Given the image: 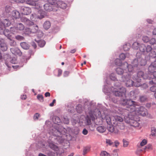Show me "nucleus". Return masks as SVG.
<instances>
[{
    "instance_id": "nucleus-62",
    "label": "nucleus",
    "mask_w": 156,
    "mask_h": 156,
    "mask_svg": "<svg viewBox=\"0 0 156 156\" xmlns=\"http://www.w3.org/2000/svg\"><path fill=\"white\" fill-rule=\"evenodd\" d=\"M50 154L51 155H50V156H60V155L58 154L57 152H56L55 153L51 152Z\"/></svg>"
},
{
    "instance_id": "nucleus-11",
    "label": "nucleus",
    "mask_w": 156,
    "mask_h": 156,
    "mask_svg": "<svg viewBox=\"0 0 156 156\" xmlns=\"http://www.w3.org/2000/svg\"><path fill=\"white\" fill-rule=\"evenodd\" d=\"M109 125V126L108 127V130L110 132L115 134L118 133L119 130L116 127L110 125Z\"/></svg>"
},
{
    "instance_id": "nucleus-19",
    "label": "nucleus",
    "mask_w": 156,
    "mask_h": 156,
    "mask_svg": "<svg viewBox=\"0 0 156 156\" xmlns=\"http://www.w3.org/2000/svg\"><path fill=\"white\" fill-rule=\"evenodd\" d=\"M38 27L37 25H34V26L32 28L29 29L30 30V32L32 33H37L38 30Z\"/></svg>"
},
{
    "instance_id": "nucleus-43",
    "label": "nucleus",
    "mask_w": 156,
    "mask_h": 156,
    "mask_svg": "<svg viewBox=\"0 0 156 156\" xmlns=\"http://www.w3.org/2000/svg\"><path fill=\"white\" fill-rule=\"evenodd\" d=\"M37 14L36 15L35 14H32L30 16V19L31 20L35 21L38 18H37Z\"/></svg>"
},
{
    "instance_id": "nucleus-42",
    "label": "nucleus",
    "mask_w": 156,
    "mask_h": 156,
    "mask_svg": "<svg viewBox=\"0 0 156 156\" xmlns=\"http://www.w3.org/2000/svg\"><path fill=\"white\" fill-rule=\"evenodd\" d=\"M142 40L145 43H147L149 41V38L147 36H144L142 37Z\"/></svg>"
},
{
    "instance_id": "nucleus-20",
    "label": "nucleus",
    "mask_w": 156,
    "mask_h": 156,
    "mask_svg": "<svg viewBox=\"0 0 156 156\" xmlns=\"http://www.w3.org/2000/svg\"><path fill=\"white\" fill-rule=\"evenodd\" d=\"M44 7V9L48 11H50L52 10V5L49 3L45 4Z\"/></svg>"
},
{
    "instance_id": "nucleus-22",
    "label": "nucleus",
    "mask_w": 156,
    "mask_h": 156,
    "mask_svg": "<svg viewBox=\"0 0 156 156\" xmlns=\"http://www.w3.org/2000/svg\"><path fill=\"white\" fill-rule=\"evenodd\" d=\"M21 47L23 49L27 50L29 48L30 45L26 42H21L20 44Z\"/></svg>"
},
{
    "instance_id": "nucleus-47",
    "label": "nucleus",
    "mask_w": 156,
    "mask_h": 156,
    "mask_svg": "<svg viewBox=\"0 0 156 156\" xmlns=\"http://www.w3.org/2000/svg\"><path fill=\"white\" fill-rule=\"evenodd\" d=\"M152 49L151 47L149 45H148L147 47L146 46L145 51L147 52H149L151 51Z\"/></svg>"
},
{
    "instance_id": "nucleus-44",
    "label": "nucleus",
    "mask_w": 156,
    "mask_h": 156,
    "mask_svg": "<svg viewBox=\"0 0 156 156\" xmlns=\"http://www.w3.org/2000/svg\"><path fill=\"white\" fill-rule=\"evenodd\" d=\"M130 48V46L129 44H125L123 46V49L125 51H128Z\"/></svg>"
},
{
    "instance_id": "nucleus-58",
    "label": "nucleus",
    "mask_w": 156,
    "mask_h": 156,
    "mask_svg": "<svg viewBox=\"0 0 156 156\" xmlns=\"http://www.w3.org/2000/svg\"><path fill=\"white\" fill-rule=\"evenodd\" d=\"M11 63L15 64L16 63V59L15 58H12L10 61Z\"/></svg>"
},
{
    "instance_id": "nucleus-45",
    "label": "nucleus",
    "mask_w": 156,
    "mask_h": 156,
    "mask_svg": "<svg viewBox=\"0 0 156 156\" xmlns=\"http://www.w3.org/2000/svg\"><path fill=\"white\" fill-rule=\"evenodd\" d=\"M15 38L18 41H21L23 40L24 39V37L20 35H17L15 36Z\"/></svg>"
},
{
    "instance_id": "nucleus-26",
    "label": "nucleus",
    "mask_w": 156,
    "mask_h": 156,
    "mask_svg": "<svg viewBox=\"0 0 156 156\" xmlns=\"http://www.w3.org/2000/svg\"><path fill=\"white\" fill-rule=\"evenodd\" d=\"M2 30H4L3 31V34L6 36L9 39H10L11 36L9 35V30H8L5 29H3Z\"/></svg>"
},
{
    "instance_id": "nucleus-32",
    "label": "nucleus",
    "mask_w": 156,
    "mask_h": 156,
    "mask_svg": "<svg viewBox=\"0 0 156 156\" xmlns=\"http://www.w3.org/2000/svg\"><path fill=\"white\" fill-rule=\"evenodd\" d=\"M139 64V58L135 59L132 62V65L134 67H137Z\"/></svg>"
},
{
    "instance_id": "nucleus-16",
    "label": "nucleus",
    "mask_w": 156,
    "mask_h": 156,
    "mask_svg": "<svg viewBox=\"0 0 156 156\" xmlns=\"http://www.w3.org/2000/svg\"><path fill=\"white\" fill-rule=\"evenodd\" d=\"M26 3L28 4L35 6V8L36 9H38L40 8V6L38 4L35 2L31 1H26Z\"/></svg>"
},
{
    "instance_id": "nucleus-35",
    "label": "nucleus",
    "mask_w": 156,
    "mask_h": 156,
    "mask_svg": "<svg viewBox=\"0 0 156 156\" xmlns=\"http://www.w3.org/2000/svg\"><path fill=\"white\" fill-rule=\"evenodd\" d=\"M45 42L43 40H41L38 42V45L41 47H43L45 44Z\"/></svg>"
},
{
    "instance_id": "nucleus-53",
    "label": "nucleus",
    "mask_w": 156,
    "mask_h": 156,
    "mask_svg": "<svg viewBox=\"0 0 156 156\" xmlns=\"http://www.w3.org/2000/svg\"><path fill=\"white\" fill-rule=\"evenodd\" d=\"M122 141L123 143V147H127L129 144V142L125 139H123Z\"/></svg>"
},
{
    "instance_id": "nucleus-36",
    "label": "nucleus",
    "mask_w": 156,
    "mask_h": 156,
    "mask_svg": "<svg viewBox=\"0 0 156 156\" xmlns=\"http://www.w3.org/2000/svg\"><path fill=\"white\" fill-rule=\"evenodd\" d=\"M116 71L117 73L119 75L122 74L124 72L123 70L120 67L117 68Z\"/></svg>"
},
{
    "instance_id": "nucleus-30",
    "label": "nucleus",
    "mask_w": 156,
    "mask_h": 156,
    "mask_svg": "<svg viewBox=\"0 0 156 156\" xmlns=\"http://www.w3.org/2000/svg\"><path fill=\"white\" fill-rule=\"evenodd\" d=\"M150 136L154 137L156 136V127H152L151 128V133Z\"/></svg>"
},
{
    "instance_id": "nucleus-48",
    "label": "nucleus",
    "mask_w": 156,
    "mask_h": 156,
    "mask_svg": "<svg viewBox=\"0 0 156 156\" xmlns=\"http://www.w3.org/2000/svg\"><path fill=\"white\" fill-rule=\"evenodd\" d=\"M133 66L132 65H128L127 66V69L128 70V71L129 72H132L133 70Z\"/></svg>"
},
{
    "instance_id": "nucleus-9",
    "label": "nucleus",
    "mask_w": 156,
    "mask_h": 156,
    "mask_svg": "<svg viewBox=\"0 0 156 156\" xmlns=\"http://www.w3.org/2000/svg\"><path fill=\"white\" fill-rule=\"evenodd\" d=\"M129 111H130L131 115H132V112L130 111V108H129L128 109L119 108H118V111H117V112L123 115L126 116V115H129Z\"/></svg>"
},
{
    "instance_id": "nucleus-28",
    "label": "nucleus",
    "mask_w": 156,
    "mask_h": 156,
    "mask_svg": "<svg viewBox=\"0 0 156 156\" xmlns=\"http://www.w3.org/2000/svg\"><path fill=\"white\" fill-rule=\"evenodd\" d=\"M17 30H22L24 29V25L21 23H19L16 25Z\"/></svg>"
},
{
    "instance_id": "nucleus-4",
    "label": "nucleus",
    "mask_w": 156,
    "mask_h": 156,
    "mask_svg": "<svg viewBox=\"0 0 156 156\" xmlns=\"http://www.w3.org/2000/svg\"><path fill=\"white\" fill-rule=\"evenodd\" d=\"M138 105L136 106H137ZM135 107L134 110L132 112V115H133L134 114L136 115H140L143 116H145L147 115L148 112L147 110L142 106L139 107V108Z\"/></svg>"
},
{
    "instance_id": "nucleus-5",
    "label": "nucleus",
    "mask_w": 156,
    "mask_h": 156,
    "mask_svg": "<svg viewBox=\"0 0 156 156\" xmlns=\"http://www.w3.org/2000/svg\"><path fill=\"white\" fill-rule=\"evenodd\" d=\"M61 120L60 118L58 117H55V118L54 122L55 124V126H56L57 128L55 129L54 131L52 132L53 134L56 136H59V134L61 132H62L61 130L63 129H65L64 128H63L61 126L59 125L58 123L60 122Z\"/></svg>"
},
{
    "instance_id": "nucleus-61",
    "label": "nucleus",
    "mask_w": 156,
    "mask_h": 156,
    "mask_svg": "<svg viewBox=\"0 0 156 156\" xmlns=\"http://www.w3.org/2000/svg\"><path fill=\"white\" fill-rule=\"evenodd\" d=\"M110 156H118V154L117 151H114Z\"/></svg>"
},
{
    "instance_id": "nucleus-55",
    "label": "nucleus",
    "mask_w": 156,
    "mask_h": 156,
    "mask_svg": "<svg viewBox=\"0 0 156 156\" xmlns=\"http://www.w3.org/2000/svg\"><path fill=\"white\" fill-rule=\"evenodd\" d=\"M119 58L121 60H124L126 58L125 54L123 53L119 55Z\"/></svg>"
},
{
    "instance_id": "nucleus-39",
    "label": "nucleus",
    "mask_w": 156,
    "mask_h": 156,
    "mask_svg": "<svg viewBox=\"0 0 156 156\" xmlns=\"http://www.w3.org/2000/svg\"><path fill=\"white\" fill-rule=\"evenodd\" d=\"M106 143L107 144V145L113 146L114 144L112 141L110 139H106Z\"/></svg>"
},
{
    "instance_id": "nucleus-37",
    "label": "nucleus",
    "mask_w": 156,
    "mask_h": 156,
    "mask_svg": "<svg viewBox=\"0 0 156 156\" xmlns=\"http://www.w3.org/2000/svg\"><path fill=\"white\" fill-rule=\"evenodd\" d=\"M90 150V147H84L83 152V155H85Z\"/></svg>"
},
{
    "instance_id": "nucleus-64",
    "label": "nucleus",
    "mask_w": 156,
    "mask_h": 156,
    "mask_svg": "<svg viewBox=\"0 0 156 156\" xmlns=\"http://www.w3.org/2000/svg\"><path fill=\"white\" fill-rule=\"evenodd\" d=\"M63 122L65 124H68L69 123V121L67 119L64 118L63 120Z\"/></svg>"
},
{
    "instance_id": "nucleus-54",
    "label": "nucleus",
    "mask_w": 156,
    "mask_h": 156,
    "mask_svg": "<svg viewBox=\"0 0 156 156\" xmlns=\"http://www.w3.org/2000/svg\"><path fill=\"white\" fill-rule=\"evenodd\" d=\"M140 99L141 102H144L146 100L147 98L145 96H141L140 97Z\"/></svg>"
},
{
    "instance_id": "nucleus-18",
    "label": "nucleus",
    "mask_w": 156,
    "mask_h": 156,
    "mask_svg": "<svg viewBox=\"0 0 156 156\" xmlns=\"http://www.w3.org/2000/svg\"><path fill=\"white\" fill-rule=\"evenodd\" d=\"M12 16L14 19H18L20 17V12L16 10H14L12 11Z\"/></svg>"
},
{
    "instance_id": "nucleus-10",
    "label": "nucleus",
    "mask_w": 156,
    "mask_h": 156,
    "mask_svg": "<svg viewBox=\"0 0 156 156\" xmlns=\"http://www.w3.org/2000/svg\"><path fill=\"white\" fill-rule=\"evenodd\" d=\"M21 11L22 13L25 15H28L31 12V10L30 8L28 7H22Z\"/></svg>"
},
{
    "instance_id": "nucleus-51",
    "label": "nucleus",
    "mask_w": 156,
    "mask_h": 156,
    "mask_svg": "<svg viewBox=\"0 0 156 156\" xmlns=\"http://www.w3.org/2000/svg\"><path fill=\"white\" fill-rule=\"evenodd\" d=\"M147 143V141L145 139H144L142 140L141 142L140 143V146L141 147L144 146L146 145Z\"/></svg>"
},
{
    "instance_id": "nucleus-24",
    "label": "nucleus",
    "mask_w": 156,
    "mask_h": 156,
    "mask_svg": "<svg viewBox=\"0 0 156 156\" xmlns=\"http://www.w3.org/2000/svg\"><path fill=\"white\" fill-rule=\"evenodd\" d=\"M97 130L100 133H103L105 131L106 128L104 126H99L97 128Z\"/></svg>"
},
{
    "instance_id": "nucleus-13",
    "label": "nucleus",
    "mask_w": 156,
    "mask_h": 156,
    "mask_svg": "<svg viewBox=\"0 0 156 156\" xmlns=\"http://www.w3.org/2000/svg\"><path fill=\"white\" fill-rule=\"evenodd\" d=\"M2 23V26L0 27V28L1 29H5V27H8L10 25L11 23L9 20L7 19H5L3 20Z\"/></svg>"
},
{
    "instance_id": "nucleus-31",
    "label": "nucleus",
    "mask_w": 156,
    "mask_h": 156,
    "mask_svg": "<svg viewBox=\"0 0 156 156\" xmlns=\"http://www.w3.org/2000/svg\"><path fill=\"white\" fill-rule=\"evenodd\" d=\"M76 109L77 112L79 113H81L83 110L82 105L80 104H79L76 107Z\"/></svg>"
},
{
    "instance_id": "nucleus-14",
    "label": "nucleus",
    "mask_w": 156,
    "mask_h": 156,
    "mask_svg": "<svg viewBox=\"0 0 156 156\" xmlns=\"http://www.w3.org/2000/svg\"><path fill=\"white\" fill-rule=\"evenodd\" d=\"M0 47L3 51H6L8 49L6 44L2 39H0Z\"/></svg>"
},
{
    "instance_id": "nucleus-59",
    "label": "nucleus",
    "mask_w": 156,
    "mask_h": 156,
    "mask_svg": "<svg viewBox=\"0 0 156 156\" xmlns=\"http://www.w3.org/2000/svg\"><path fill=\"white\" fill-rule=\"evenodd\" d=\"M150 90L152 92H154L156 91V86H153L150 88Z\"/></svg>"
},
{
    "instance_id": "nucleus-41",
    "label": "nucleus",
    "mask_w": 156,
    "mask_h": 156,
    "mask_svg": "<svg viewBox=\"0 0 156 156\" xmlns=\"http://www.w3.org/2000/svg\"><path fill=\"white\" fill-rule=\"evenodd\" d=\"M149 56L152 58H155L156 57V53L154 51H152L149 54Z\"/></svg>"
},
{
    "instance_id": "nucleus-23",
    "label": "nucleus",
    "mask_w": 156,
    "mask_h": 156,
    "mask_svg": "<svg viewBox=\"0 0 156 156\" xmlns=\"http://www.w3.org/2000/svg\"><path fill=\"white\" fill-rule=\"evenodd\" d=\"M45 16L44 12L40 10L38 11L37 16V17L38 19H41L44 18Z\"/></svg>"
},
{
    "instance_id": "nucleus-46",
    "label": "nucleus",
    "mask_w": 156,
    "mask_h": 156,
    "mask_svg": "<svg viewBox=\"0 0 156 156\" xmlns=\"http://www.w3.org/2000/svg\"><path fill=\"white\" fill-rule=\"evenodd\" d=\"M37 98L40 101L43 102L44 101V97L42 95L38 94L37 96Z\"/></svg>"
},
{
    "instance_id": "nucleus-38",
    "label": "nucleus",
    "mask_w": 156,
    "mask_h": 156,
    "mask_svg": "<svg viewBox=\"0 0 156 156\" xmlns=\"http://www.w3.org/2000/svg\"><path fill=\"white\" fill-rule=\"evenodd\" d=\"M115 64L118 66H121L122 65V62L120 59H116L115 60Z\"/></svg>"
},
{
    "instance_id": "nucleus-57",
    "label": "nucleus",
    "mask_w": 156,
    "mask_h": 156,
    "mask_svg": "<svg viewBox=\"0 0 156 156\" xmlns=\"http://www.w3.org/2000/svg\"><path fill=\"white\" fill-rule=\"evenodd\" d=\"M26 24L30 26H32L34 25V23L33 22L30 21V20H29L27 21V22L26 23Z\"/></svg>"
},
{
    "instance_id": "nucleus-15",
    "label": "nucleus",
    "mask_w": 156,
    "mask_h": 156,
    "mask_svg": "<svg viewBox=\"0 0 156 156\" xmlns=\"http://www.w3.org/2000/svg\"><path fill=\"white\" fill-rule=\"evenodd\" d=\"M129 123L130 125L134 127H137L139 126V123L137 121L134 119H129Z\"/></svg>"
},
{
    "instance_id": "nucleus-21",
    "label": "nucleus",
    "mask_w": 156,
    "mask_h": 156,
    "mask_svg": "<svg viewBox=\"0 0 156 156\" xmlns=\"http://www.w3.org/2000/svg\"><path fill=\"white\" fill-rule=\"evenodd\" d=\"M113 116H110L109 115H107L106 116V120L108 124L110 125L111 124H113L112 121L113 119L112 118Z\"/></svg>"
},
{
    "instance_id": "nucleus-25",
    "label": "nucleus",
    "mask_w": 156,
    "mask_h": 156,
    "mask_svg": "<svg viewBox=\"0 0 156 156\" xmlns=\"http://www.w3.org/2000/svg\"><path fill=\"white\" fill-rule=\"evenodd\" d=\"M146 148H147L148 149L150 150H152L153 149L152 146L151 145L148 144L147 146V147H146L145 148H144L142 149H140V146H139L138 150L139 151H143L145 150Z\"/></svg>"
},
{
    "instance_id": "nucleus-17",
    "label": "nucleus",
    "mask_w": 156,
    "mask_h": 156,
    "mask_svg": "<svg viewBox=\"0 0 156 156\" xmlns=\"http://www.w3.org/2000/svg\"><path fill=\"white\" fill-rule=\"evenodd\" d=\"M57 4L58 7L62 9H65L67 7L66 4L62 1H58L57 2Z\"/></svg>"
},
{
    "instance_id": "nucleus-1",
    "label": "nucleus",
    "mask_w": 156,
    "mask_h": 156,
    "mask_svg": "<svg viewBox=\"0 0 156 156\" xmlns=\"http://www.w3.org/2000/svg\"><path fill=\"white\" fill-rule=\"evenodd\" d=\"M148 73L149 74L148 75L144 74L143 72L142 71H139L137 73V76L133 78V79L136 81L134 83L135 87H138L142 85L141 83V78L151 80L149 82L151 85L156 84V61L152 62L149 66Z\"/></svg>"
},
{
    "instance_id": "nucleus-49",
    "label": "nucleus",
    "mask_w": 156,
    "mask_h": 156,
    "mask_svg": "<svg viewBox=\"0 0 156 156\" xmlns=\"http://www.w3.org/2000/svg\"><path fill=\"white\" fill-rule=\"evenodd\" d=\"M150 44L151 45H153L156 44V40L154 38H152L150 40H149Z\"/></svg>"
},
{
    "instance_id": "nucleus-6",
    "label": "nucleus",
    "mask_w": 156,
    "mask_h": 156,
    "mask_svg": "<svg viewBox=\"0 0 156 156\" xmlns=\"http://www.w3.org/2000/svg\"><path fill=\"white\" fill-rule=\"evenodd\" d=\"M111 90L115 96L118 97L125 95L126 92L125 88L123 87L118 88L112 87Z\"/></svg>"
},
{
    "instance_id": "nucleus-52",
    "label": "nucleus",
    "mask_w": 156,
    "mask_h": 156,
    "mask_svg": "<svg viewBox=\"0 0 156 156\" xmlns=\"http://www.w3.org/2000/svg\"><path fill=\"white\" fill-rule=\"evenodd\" d=\"M48 1L49 4L51 5L55 4L56 3H57L56 0H48Z\"/></svg>"
},
{
    "instance_id": "nucleus-33",
    "label": "nucleus",
    "mask_w": 156,
    "mask_h": 156,
    "mask_svg": "<svg viewBox=\"0 0 156 156\" xmlns=\"http://www.w3.org/2000/svg\"><path fill=\"white\" fill-rule=\"evenodd\" d=\"M100 156H110V154L105 151H101L100 154Z\"/></svg>"
},
{
    "instance_id": "nucleus-8",
    "label": "nucleus",
    "mask_w": 156,
    "mask_h": 156,
    "mask_svg": "<svg viewBox=\"0 0 156 156\" xmlns=\"http://www.w3.org/2000/svg\"><path fill=\"white\" fill-rule=\"evenodd\" d=\"M112 123L115 126H119V124L123 122V119L122 117L118 115L112 117Z\"/></svg>"
},
{
    "instance_id": "nucleus-40",
    "label": "nucleus",
    "mask_w": 156,
    "mask_h": 156,
    "mask_svg": "<svg viewBox=\"0 0 156 156\" xmlns=\"http://www.w3.org/2000/svg\"><path fill=\"white\" fill-rule=\"evenodd\" d=\"M132 48L135 49H137L139 48V44L137 42H134L132 45Z\"/></svg>"
},
{
    "instance_id": "nucleus-29",
    "label": "nucleus",
    "mask_w": 156,
    "mask_h": 156,
    "mask_svg": "<svg viewBox=\"0 0 156 156\" xmlns=\"http://www.w3.org/2000/svg\"><path fill=\"white\" fill-rule=\"evenodd\" d=\"M51 26V23L49 21H46L44 24L43 27L45 29H48Z\"/></svg>"
},
{
    "instance_id": "nucleus-56",
    "label": "nucleus",
    "mask_w": 156,
    "mask_h": 156,
    "mask_svg": "<svg viewBox=\"0 0 156 156\" xmlns=\"http://www.w3.org/2000/svg\"><path fill=\"white\" fill-rule=\"evenodd\" d=\"M21 21L24 23H26L27 22V21L28 20V19H27L26 18L22 17L21 18Z\"/></svg>"
},
{
    "instance_id": "nucleus-63",
    "label": "nucleus",
    "mask_w": 156,
    "mask_h": 156,
    "mask_svg": "<svg viewBox=\"0 0 156 156\" xmlns=\"http://www.w3.org/2000/svg\"><path fill=\"white\" fill-rule=\"evenodd\" d=\"M40 116V115L38 113H37L35 114L34 116V119H37Z\"/></svg>"
},
{
    "instance_id": "nucleus-12",
    "label": "nucleus",
    "mask_w": 156,
    "mask_h": 156,
    "mask_svg": "<svg viewBox=\"0 0 156 156\" xmlns=\"http://www.w3.org/2000/svg\"><path fill=\"white\" fill-rule=\"evenodd\" d=\"M10 51L13 54L15 55H18L20 56L22 55V53L20 50L17 48H11Z\"/></svg>"
},
{
    "instance_id": "nucleus-3",
    "label": "nucleus",
    "mask_w": 156,
    "mask_h": 156,
    "mask_svg": "<svg viewBox=\"0 0 156 156\" xmlns=\"http://www.w3.org/2000/svg\"><path fill=\"white\" fill-rule=\"evenodd\" d=\"M121 103L123 105H127L128 108H130V111H133L135 107L137 105V103L131 100L122 99L120 101Z\"/></svg>"
},
{
    "instance_id": "nucleus-50",
    "label": "nucleus",
    "mask_w": 156,
    "mask_h": 156,
    "mask_svg": "<svg viewBox=\"0 0 156 156\" xmlns=\"http://www.w3.org/2000/svg\"><path fill=\"white\" fill-rule=\"evenodd\" d=\"M110 78L112 80L115 81L116 80V78L115 77V75L114 73H112L110 76Z\"/></svg>"
},
{
    "instance_id": "nucleus-34",
    "label": "nucleus",
    "mask_w": 156,
    "mask_h": 156,
    "mask_svg": "<svg viewBox=\"0 0 156 156\" xmlns=\"http://www.w3.org/2000/svg\"><path fill=\"white\" fill-rule=\"evenodd\" d=\"M139 49L140 51L145 52V51L146 46L143 44H141L139 47Z\"/></svg>"
},
{
    "instance_id": "nucleus-2",
    "label": "nucleus",
    "mask_w": 156,
    "mask_h": 156,
    "mask_svg": "<svg viewBox=\"0 0 156 156\" xmlns=\"http://www.w3.org/2000/svg\"><path fill=\"white\" fill-rule=\"evenodd\" d=\"M101 113L98 110L94 111H90L89 112V115H87L86 118L87 125H89L91 124V120L93 121L95 119V116L97 117L99 116Z\"/></svg>"
},
{
    "instance_id": "nucleus-27",
    "label": "nucleus",
    "mask_w": 156,
    "mask_h": 156,
    "mask_svg": "<svg viewBox=\"0 0 156 156\" xmlns=\"http://www.w3.org/2000/svg\"><path fill=\"white\" fill-rule=\"evenodd\" d=\"M139 64L140 66H144L146 64L147 62L145 59L139 58Z\"/></svg>"
},
{
    "instance_id": "nucleus-7",
    "label": "nucleus",
    "mask_w": 156,
    "mask_h": 156,
    "mask_svg": "<svg viewBox=\"0 0 156 156\" xmlns=\"http://www.w3.org/2000/svg\"><path fill=\"white\" fill-rule=\"evenodd\" d=\"M122 78L125 79V80H124L126 82V86L127 87H130L134 85V83L135 82H134L132 80H130L129 78H130V74H128V76L124 75L122 76Z\"/></svg>"
},
{
    "instance_id": "nucleus-60",
    "label": "nucleus",
    "mask_w": 156,
    "mask_h": 156,
    "mask_svg": "<svg viewBox=\"0 0 156 156\" xmlns=\"http://www.w3.org/2000/svg\"><path fill=\"white\" fill-rule=\"evenodd\" d=\"M16 30H17L16 27H11L10 29V31L12 32L13 33H14V32H16Z\"/></svg>"
}]
</instances>
